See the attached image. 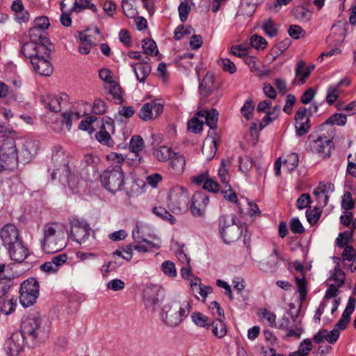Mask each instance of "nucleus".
Instances as JSON below:
<instances>
[{
    "mask_svg": "<svg viewBox=\"0 0 356 356\" xmlns=\"http://www.w3.org/2000/svg\"><path fill=\"white\" fill-rule=\"evenodd\" d=\"M0 239L8 250L10 257L17 262L23 261L29 255L18 228L11 223L5 225L0 229Z\"/></svg>",
    "mask_w": 356,
    "mask_h": 356,
    "instance_id": "1",
    "label": "nucleus"
},
{
    "mask_svg": "<svg viewBox=\"0 0 356 356\" xmlns=\"http://www.w3.org/2000/svg\"><path fill=\"white\" fill-rule=\"evenodd\" d=\"M20 330L25 339V344L31 348L37 347L49 337V330L40 316H29L23 318Z\"/></svg>",
    "mask_w": 356,
    "mask_h": 356,
    "instance_id": "2",
    "label": "nucleus"
},
{
    "mask_svg": "<svg viewBox=\"0 0 356 356\" xmlns=\"http://www.w3.org/2000/svg\"><path fill=\"white\" fill-rule=\"evenodd\" d=\"M42 248L47 254H53L63 250L67 245L63 226L58 222L46 223L43 228Z\"/></svg>",
    "mask_w": 356,
    "mask_h": 356,
    "instance_id": "3",
    "label": "nucleus"
},
{
    "mask_svg": "<svg viewBox=\"0 0 356 356\" xmlns=\"http://www.w3.org/2000/svg\"><path fill=\"white\" fill-rule=\"evenodd\" d=\"M52 162V179L66 181L70 188H75L78 184V177L71 172L68 154L62 149H59L54 152Z\"/></svg>",
    "mask_w": 356,
    "mask_h": 356,
    "instance_id": "4",
    "label": "nucleus"
},
{
    "mask_svg": "<svg viewBox=\"0 0 356 356\" xmlns=\"http://www.w3.org/2000/svg\"><path fill=\"white\" fill-rule=\"evenodd\" d=\"M191 309V304L188 300L172 301L162 309L163 321L170 327L177 326L188 316Z\"/></svg>",
    "mask_w": 356,
    "mask_h": 356,
    "instance_id": "5",
    "label": "nucleus"
},
{
    "mask_svg": "<svg viewBox=\"0 0 356 356\" xmlns=\"http://www.w3.org/2000/svg\"><path fill=\"white\" fill-rule=\"evenodd\" d=\"M17 166L15 140L11 137L0 136V172L11 171Z\"/></svg>",
    "mask_w": 356,
    "mask_h": 356,
    "instance_id": "6",
    "label": "nucleus"
},
{
    "mask_svg": "<svg viewBox=\"0 0 356 356\" xmlns=\"http://www.w3.org/2000/svg\"><path fill=\"white\" fill-rule=\"evenodd\" d=\"M236 216H222L220 218V235L225 243L236 241L242 234L241 227L236 222Z\"/></svg>",
    "mask_w": 356,
    "mask_h": 356,
    "instance_id": "7",
    "label": "nucleus"
},
{
    "mask_svg": "<svg viewBox=\"0 0 356 356\" xmlns=\"http://www.w3.org/2000/svg\"><path fill=\"white\" fill-rule=\"evenodd\" d=\"M92 232L90 225L83 220L73 218L70 220V234L72 239L80 245L86 246L96 245L95 243H88Z\"/></svg>",
    "mask_w": 356,
    "mask_h": 356,
    "instance_id": "8",
    "label": "nucleus"
},
{
    "mask_svg": "<svg viewBox=\"0 0 356 356\" xmlns=\"http://www.w3.org/2000/svg\"><path fill=\"white\" fill-rule=\"evenodd\" d=\"M20 302L28 307L35 302L39 294V285L35 278H29L24 281L20 287Z\"/></svg>",
    "mask_w": 356,
    "mask_h": 356,
    "instance_id": "9",
    "label": "nucleus"
},
{
    "mask_svg": "<svg viewBox=\"0 0 356 356\" xmlns=\"http://www.w3.org/2000/svg\"><path fill=\"white\" fill-rule=\"evenodd\" d=\"M101 181L106 189L111 193L121 190L124 184V175L121 168L107 170L101 175Z\"/></svg>",
    "mask_w": 356,
    "mask_h": 356,
    "instance_id": "10",
    "label": "nucleus"
},
{
    "mask_svg": "<svg viewBox=\"0 0 356 356\" xmlns=\"http://www.w3.org/2000/svg\"><path fill=\"white\" fill-rule=\"evenodd\" d=\"M49 48H54L49 40H44V43L27 41L22 44L21 53L24 57L32 60V58H36L40 54H45V51Z\"/></svg>",
    "mask_w": 356,
    "mask_h": 356,
    "instance_id": "11",
    "label": "nucleus"
},
{
    "mask_svg": "<svg viewBox=\"0 0 356 356\" xmlns=\"http://www.w3.org/2000/svg\"><path fill=\"white\" fill-rule=\"evenodd\" d=\"M54 48H49L45 54H40L31 60L33 70L41 76H50L53 73V67L49 61V56Z\"/></svg>",
    "mask_w": 356,
    "mask_h": 356,
    "instance_id": "12",
    "label": "nucleus"
},
{
    "mask_svg": "<svg viewBox=\"0 0 356 356\" xmlns=\"http://www.w3.org/2000/svg\"><path fill=\"white\" fill-rule=\"evenodd\" d=\"M169 200L173 210L181 211L188 207V194L183 187L175 186L170 191Z\"/></svg>",
    "mask_w": 356,
    "mask_h": 356,
    "instance_id": "13",
    "label": "nucleus"
},
{
    "mask_svg": "<svg viewBox=\"0 0 356 356\" xmlns=\"http://www.w3.org/2000/svg\"><path fill=\"white\" fill-rule=\"evenodd\" d=\"M293 267L294 269L295 282L299 293L300 300L302 303L305 300L307 294V282L303 273L305 267L297 261L293 264Z\"/></svg>",
    "mask_w": 356,
    "mask_h": 356,
    "instance_id": "14",
    "label": "nucleus"
},
{
    "mask_svg": "<svg viewBox=\"0 0 356 356\" xmlns=\"http://www.w3.org/2000/svg\"><path fill=\"white\" fill-rule=\"evenodd\" d=\"M163 111L161 100H153L145 104L140 108L139 115L143 120H149L158 118Z\"/></svg>",
    "mask_w": 356,
    "mask_h": 356,
    "instance_id": "15",
    "label": "nucleus"
},
{
    "mask_svg": "<svg viewBox=\"0 0 356 356\" xmlns=\"http://www.w3.org/2000/svg\"><path fill=\"white\" fill-rule=\"evenodd\" d=\"M114 131L113 120L108 118L105 121H102L99 130L95 134V137L100 143L108 147H113L114 141L111 137V133L113 134Z\"/></svg>",
    "mask_w": 356,
    "mask_h": 356,
    "instance_id": "16",
    "label": "nucleus"
},
{
    "mask_svg": "<svg viewBox=\"0 0 356 356\" xmlns=\"http://www.w3.org/2000/svg\"><path fill=\"white\" fill-rule=\"evenodd\" d=\"M209 203V197L202 192H196L191 200V211L193 216H202Z\"/></svg>",
    "mask_w": 356,
    "mask_h": 356,
    "instance_id": "17",
    "label": "nucleus"
},
{
    "mask_svg": "<svg viewBox=\"0 0 356 356\" xmlns=\"http://www.w3.org/2000/svg\"><path fill=\"white\" fill-rule=\"evenodd\" d=\"M132 237L134 241H146L147 238H150L156 241L159 238L154 234L152 227L143 222H138L136 228L132 232Z\"/></svg>",
    "mask_w": 356,
    "mask_h": 356,
    "instance_id": "18",
    "label": "nucleus"
},
{
    "mask_svg": "<svg viewBox=\"0 0 356 356\" xmlns=\"http://www.w3.org/2000/svg\"><path fill=\"white\" fill-rule=\"evenodd\" d=\"M332 149V140L326 136L319 137L312 145V151L323 158L330 156Z\"/></svg>",
    "mask_w": 356,
    "mask_h": 356,
    "instance_id": "19",
    "label": "nucleus"
},
{
    "mask_svg": "<svg viewBox=\"0 0 356 356\" xmlns=\"http://www.w3.org/2000/svg\"><path fill=\"white\" fill-rule=\"evenodd\" d=\"M334 191V186L331 183H320L314 191L318 206L324 207L327 204L329 197Z\"/></svg>",
    "mask_w": 356,
    "mask_h": 356,
    "instance_id": "20",
    "label": "nucleus"
},
{
    "mask_svg": "<svg viewBox=\"0 0 356 356\" xmlns=\"http://www.w3.org/2000/svg\"><path fill=\"white\" fill-rule=\"evenodd\" d=\"M145 147L144 140L140 136H134L129 142V149L131 154L135 155V159H132L134 166L138 165L143 161L141 152Z\"/></svg>",
    "mask_w": 356,
    "mask_h": 356,
    "instance_id": "21",
    "label": "nucleus"
},
{
    "mask_svg": "<svg viewBox=\"0 0 356 356\" xmlns=\"http://www.w3.org/2000/svg\"><path fill=\"white\" fill-rule=\"evenodd\" d=\"M39 143L36 140H26L20 151V158L23 163H29L37 154Z\"/></svg>",
    "mask_w": 356,
    "mask_h": 356,
    "instance_id": "22",
    "label": "nucleus"
},
{
    "mask_svg": "<svg viewBox=\"0 0 356 356\" xmlns=\"http://www.w3.org/2000/svg\"><path fill=\"white\" fill-rule=\"evenodd\" d=\"M192 181L197 185L202 184L203 188L209 192L217 193L221 188L220 185L213 179L209 178L207 172L193 177Z\"/></svg>",
    "mask_w": 356,
    "mask_h": 356,
    "instance_id": "23",
    "label": "nucleus"
},
{
    "mask_svg": "<svg viewBox=\"0 0 356 356\" xmlns=\"http://www.w3.org/2000/svg\"><path fill=\"white\" fill-rule=\"evenodd\" d=\"M306 113L307 110L304 108L298 111L295 115V127L297 134L299 136L306 134L310 127L309 117L307 115Z\"/></svg>",
    "mask_w": 356,
    "mask_h": 356,
    "instance_id": "24",
    "label": "nucleus"
},
{
    "mask_svg": "<svg viewBox=\"0 0 356 356\" xmlns=\"http://www.w3.org/2000/svg\"><path fill=\"white\" fill-rule=\"evenodd\" d=\"M356 305V299L350 297L348 300V305L342 314L341 318L334 325V329L337 331L343 330L348 325L350 315L354 312Z\"/></svg>",
    "mask_w": 356,
    "mask_h": 356,
    "instance_id": "25",
    "label": "nucleus"
},
{
    "mask_svg": "<svg viewBox=\"0 0 356 356\" xmlns=\"http://www.w3.org/2000/svg\"><path fill=\"white\" fill-rule=\"evenodd\" d=\"M345 35V28L341 24H334L332 27L331 33L327 38V42L330 45L337 47L343 42Z\"/></svg>",
    "mask_w": 356,
    "mask_h": 356,
    "instance_id": "26",
    "label": "nucleus"
},
{
    "mask_svg": "<svg viewBox=\"0 0 356 356\" xmlns=\"http://www.w3.org/2000/svg\"><path fill=\"white\" fill-rule=\"evenodd\" d=\"M296 78L293 83L299 86L305 83L307 79L310 75L309 70L306 68V63L304 60H300L298 62L295 68Z\"/></svg>",
    "mask_w": 356,
    "mask_h": 356,
    "instance_id": "27",
    "label": "nucleus"
},
{
    "mask_svg": "<svg viewBox=\"0 0 356 356\" xmlns=\"http://www.w3.org/2000/svg\"><path fill=\"white\" fill-rule=\"evenodd\" d=\"M216 88V87L214 85V75L210 72L207 73L200 83V95L206 97Z\"/></svg>",
    "mask_w": 356,
    "mask_h": 356,
    "instance_id": "28",
    "label": "nucleus"
},
{
    "mask_svg": "<svg viewBox=\"0 0 356 356\" xmlns=\"http://www.w3.org/2000/svg\"><path fill=\"white\" fill-rule=\"evenodd\" d=\"M134 72L137 79L140 82H144L147 77L149 75L152 68L147 62H141L132 64Z\"/></svg>",
    "mask_w": 356,
    "mask_h": 356,
    "instance_id": "29",
    "label": "nucleus"
},
{
    "mask_svg": "<svg viewBox=\"0 0 356 356\" xmlns=\"http://www.w3.org/2000/svg\"><path fill=\"white\" fill-rule=\"evenodd\" d=\"M197 115L204 120L211 129H215L217 126L218 113L216 109L211 111L202 110L197 113Z\"/></svg>",
    "mask_w": 356,
    "mask_h": 356,
    "instance_id": "30",
    "label": "nucleus"
},
{
    "mask_svg": "<svg viewBox=\"0 0 356 356\" xmlns=\"http://www.w3.org/2000/svg\"><path fill=\"white\" fill-rule=\"evenodd\" d=\"M230 162L229 160L222 159L220 163L218 171V178L222 184V187L227 188L229 187L230 175L229 173V168Z\"/></svg>",
    "mask_w": 356,
    "mask_h": 356,
    "instance_id": "31",
    "label": "nucleus"
},
{
    "mask_svg": "<svg viewBox=\"0 0 356 356\" xmlns=\"http://www.w3.org/2000/svg\"><path fill=\"white\" fill-rule=\"evenodd\" d=\"M135 245H133L134 249L139 252H148L152 249H159L161 248L160 238H156V241H151L146 240V241H134Z\"/></svg>",
    "mask_w": 356,
    "mask_h": 356,
    "instance_id": "32",
    "label": "nucleus"
},
{
    "mask_svg": "<svg viewBox=\"0 0 356 356\" xmlns=\"http://www.w3.org/2000/svg\"><path fill=\"white\" fill-rule=\"evenodd\" d=\"M159 287L156 286H149L145 291L144 297L146 300L147 307H152L154 308L159 304Z\"/></svg>",
    "mask_w": 356,
    "mask_h": 356,
    "instance_id": "33",
    "label": "nucleus"
},
{
    "mask_svg": "<svg viewBox=\"0 0 356 356\" xmlns=\"http://www.w3.org/2000/svg\"><path fill=\"white\" fill-rule=\"evenodd\" d=\"M25 344V339L20 330L19 332L13 333L10 339L9 348L13 354L20 352Z\"/></svg>",
    "mask_w": 356,
    "mask_h": 356,
    "instance_id": "34",
    "label": "nucleus"
},
{
    "mask_svg": "<svg viewBox=\"0 0 356 356\" xmlns=\"http://www.w3.org/2000/svg\"><path fill=\"white\" fill-rule=\"evenodd\" d=\"M174 175H181L184 172L186 165V159L183 155L175 154L170 162Z\"/></svg>",
    "mask_w": 356,
    "mask_h": 356,
    "instance_id": "35",
    "label": "nucleus"
},
{
    "mask_svg": "<svg viewBox=\"0 0 356 356\" xmlns=\"http://www.w3.org/2000/svg\"><path fill=\"white\" fill-rule=\"evenodd\" d=\"M0 296V311L4 314H10L15 311L17 305V298Z\"/></svg>",
    "mask_w": 356,
    "mask_h": 356,
    "instance_id": "36",
    "label": "nucleus"
},
{
    "mask_svg": "<svg viewBox=\"0 0 356 356\" xmlns=\"http://www.w3.org/2000/svg\"><path fill=\"white\" fill-rule=\"evenodd\" d=\"M202 150L207 159H212L217 150L216 142L214 138H207L203 143Z\"/></svg>",
    "mask_w": 356,
    "mask_h": 356,
    "instance_id": "37",
    "label": "nucleus"
},
{
    "mask_svg": "<svg viewBox=\"0 0 356 356\" xmlns=\"http://www.w3.org/2000/svg\"><path fill=\"white\" fill-rule=\"evenodd\" d=\"M44 106L52 112H59L61 110V103L58 98L53 95H47L43 97Z\"/></svg>",
    "mask_w": 356,
    "mask_h": 356,
    "instance_id": "38",
    "label": "nucleus"
},
{
    "mask_svg": "<svg viewBox=\"0 0 356 356\" xmlns=\"http://www.w3.org/2000/svg\"><path fill=\"white\" fill-rule=\"evenodd\" d=\"M292 12L295 18L302 22H309L312 16V12L303 6H297Z\"/></svg>",
    "mask_w": 356,
    "mask_h": 356,
    "instance_id": "39",
    "label": "nucleus"
},
{
    "mask_svg": "<svg viewBox=\"0 0 356 356\" xmlns=\"http://www.w3.org/2000/svg\"><path fill=\"white\" fill-rule=\"evenodd\" d=\"M299 159L296 153H290L283 157V165L289 172L293 171L298 165Z\"/></svg>",
    "mask_w": 356,
    "mask_h": 356,
    "instance_id": "40",
    "label": "nucleus"
},
{
    "mask_svg": "<svg viewBox=\"0 0 356 356\" xmlns=\"http://www.w3.org/2000/svg\"><path fill=\"white\" fill-rule=\"evenodd\" d=\"M211 325L212 332L216 337L222 338L226 335L227 329L222 319L216 318L212 322Z\"/></svg>",
    "mask_w": 356,
    "mask_h": 356,
    "instance_id": "41",
    "label": "nucleus"
},
{
    "mask_svg": "<svg viewBox=\"0 0 356 356\" xmlns=\"http://www.w3.org/2000/svg\"><path fill=\"white\" fill-rule=\"evenodd\" d=\"M274 254H271L266 261L259 263V269L263 271H267L268 269L274 268L278 262V257L277 256V250L274 249Z\"/></svg>",
    "mask_w": 356,
    "mask_h": 356,
    "instance_id": "42",
    "label": "nucleus"
},
{
    "mask_svg": "<svg viewBox=\"0 0 356 356\" xmlns=\"http://www.w3.org/2000/svg\"><path fill=\"white\" fill-rule=\"evenodd\" d=\"M29 41L38 43H44V40H49L45 35L44 32L42 29H37L34 26L29 29Z\"/></svg>",
    "mask_w": 356,
    "mask_h": 356,
    "instance_id": "43",
    "label": "nucleus"
},
{
    "mask_svg": "<svg viewBox=\"0 0 356 356\" xmlns=\"http://www.w3.org/2000/svg\"><path fill=\"white\" fill-rule=\"evenodd\" d=\"M142 47L143 53L147 56H156L159 53L157 45L153 40H143Z\"/></svg>",
    "mask_w": 356,
    "mask_h": 356,
    "instance_id": "44",
    "label": "nucleus"
},
{
    "mask_svg": "<svg viewBox=\"0 0 356 356\" xmlns=\"http://www.w3.org/2000/svg\"><path fill=\"white\" fill-rule=\"evenodd\" d=\"M136 0H122V8L124 15L131 19L135 18L137 15L136 8L134 6Z\"/></svg>",
    "mask_w": 356,
    "mask_h": 356,
    "instance_id": "45",
    "label": "nucleus"
},
{
    "mask_svg": "<svg viewBox=\"0 0 356 356\" xmlns=\"http://www.w3.org/2000/svg\"><path fill=\"white\" fill-rule=\"evenodd\" d=\"M154 157L160 161H165L170 159L172 154L171 148L166 146H161L156 149L153 153Z\"/></svg>",
    "mask_w": 356,
    "mask_h": 356,
    "instance_id": "46",
    "label": "nucleus"
},
{
    "mask_svg": "<svg viewBox=\"0 0 356 356\" xmlns=\"http://www.w3.org/2000/svg\"><path fill=\"white\" fill-rule=\"evenodd\" d=\"M258 316L264 321H266L269 326H276V315L267 309H260L258 312Z\"/></svg>",
    "mask_w": 356,
    "mask_h": 356,
    "instance_id": "47",
    "label": "nucleus"
},
{
    "mask_svg": "<svg viewBox=\"0 0 356 356\" xmlns=\"http://www.w3.org/2000/svg\"><path fill=\"white\" fill-rule=\"evenodd\" d=\"M161 269L162 272L170 278H175L177 276L175 264L171 261H165L161 264Z\"/></svg>",
    "mask_w": 356,
    "mask_h": 356,
    "instance_id": "48",
    "label": "nucleus"
},
{
    "mask_svg": "<svg viewBox=\"0 0 356 356\" xmlns=\"http://www.w3.org/2000/svg\"><path fill=\"white\" fill-rule=\"evenodd\" d=\"M153 213L163 220L169 221L171 224L175 222V217L170 214L165 208L162 207H155L152 209Z\"/></svg>",
    "mask_w": 356,
    "mask_h": 356,
    "instance_id": "49",
    "label": "nucleus"
},
{
    "mask_svg": "<svg viewBox=\"0 0 356 356\" xmlns=\"http://www.w3.org/2000/svg\"><path fill=\"white\" fill-rule=\"evenodd\" d=\"M312 343L311 339H305L300 344L298 350L293 353L297 356H307L312 349Z\"/></svg>",
    "mask_w": 356,
    "mask_h": 356,
    "instance_id": "50",
    "label": "nucleus"
},
{
    "mask_svg": "<svg viewBox=\"0 0 356 356\" xmlns=\"http://www.w3.org/2000/svg\"><path fill=\"white\" fill-rule=\"evenodd\" d=\"M109 94L113 97V99L116 103L120 104L122 102V96L120 86L115 81L109 84L108 87Z\"/></svg>",
    "mask_w": 356,
    "mask_h": 356,
    "instance_id": "51",
    "label": "nucleus"
},
{
    "mask_svg": "<svg viewBox=\"0 0 356 356\" xmlns=\"http://www.w3.org/2000/svg\"><path fill=\"white\" fill-rule=\"evenodd\" d=\"M339 97V88L338 86L330 85L328 86L326 95V102L329 105L333 104Z\"/></svg>",
    "mask_w": 356,
    "mask_h": 356,
    "instance_id": "52",
    "label": "nucleus"
},
{
    "mask_svg": "<svg viewBox=\"0 0 356 356\" xmlns=\"http://www.w3.org/2000/svg\"><path fill=\"white\" fill-rule=\"evenodd\" d=\"M193 322L199 327H207L209 325V318L200 312H193L191 314Z\"/></svg>",
    "mask_w": 356,
    "mask_h": 356,
    "instance_id": "53",
    "label": "nucleus"
},
{
    "mask_svg": "<svg viewBox=\"0 0 356 356\" xmlns=\"http://www.w3.org/2000/svg\"><path fill=\"white\" fill-rule=\"evenodd\" d=\"M298 316V314H296ZM296 317L294 316L291 312H288L286 316H283V317L280 321L279 327L281 329L288 330L293 325H291V321L294 323H297Z\"/></svg>",
    "mask_w": 356,
    "mask_h": 356,
    "instance_id": "54",
    "label": "nucleus"
},
{
    "mask_svg": "<svg viewBox=\"0 0 356 356\" xmlns=\"http://www.w3.org/2000/svg\"><path fill=\"white\" fill-rule=\"evenodd\" d=\"M218 63L224 71L228 72L230 74H234L236 71L235 64L228 58H221L218 60Z\"/></svg>",
    "mask_w": 356,
    "mask_h": 356,
    "instance_id": "55",
    "label": "nucleus"
},
{
    "mask_svg": "<svg viewBox=\"0 0 356 356\" xmlns=\"http://www.w3.org/2000/svg\"><path fill=\"white\" fill-rule=\"evenodd\" d=\"M329 280L333 281V284L342 286L345 280V273L338 267H335Z\"/></svg>",
    "mask_w": 356,
    "mask_h": 356,
    "instance_id": "56",
    "label": "nucleus"
},
{
    "mask_svg": "<svg viewBox=\"0 0 356 356\" xmlns=\"http://www.w3.org/2000/svg\"><path fill=\"white\" fill-rule=\"evenodd\" d=\"M63 116L67 128H70L72 126V122L73 120H78L81 114L76 111H66L63 113Z\"/></svg>",
    "mask_w": 356,
    "mask_h": 356,
    "instance_id": "57",
    "label": "nucleus"
},
{
    "mask_svg": "<svg viewBox=\"0 0 356 356\" xmlns=\"http://www.w3.org/2000/svg\"><path fill=\"white\" fill-rule=\"evenodd\" d=\"M341 286V285L331 283L325 292L323 300L325 301V302L329 303L330 300H332V298H337L336 297L337 296L338 289Z\"/></svg>",
    "mask_w": 356,
    "mask_h": 356,
    "instance_id": "58",
    "label": "nucleus"
},
{
    "mask_svg": "<svg viewBox=\"0 0 356 356\" xmlns=\"http://www.w3.org/2000/svg\"><path fill=\"white\" fill-rule=\"evenodd\" d=\"M254 109V105L251 99H248L241 109V113L244 118L249 120Z\"/></svg>",
    "mask_w": 356,
    "mask_h": 356,
    "instance_id": "59",
    "label": "nucleus"
},
{
    "mask_svg": "<svg viewBox=\"0 0 356 356\" xmlns=\"http://www.w3.org/2000/svg\"><path fill=\"white\" fill-rule=\"evenodd\" d=\"M289 35L293 39L304 38L306 32L298 25H291L288 30Z\"/></svg>",
    "mask_w": 356,
    "mask_h": 356,
    "instance_id": "60",
    "label": "nucleus"
},
{
    "mask_svg": "<svg viewBox=\"0 0 356 356\" xmlns=\"http://www.w3.org/2000/svg\"><path fill=\"white\" fill-rule=\"evenodd\" d=\"M321 211L319 208L315 207L313 209H307L306 216L307 221L311 224H315L320 218Z\"/></svg>",
    "mask_w": 356,
    "mask_h": 356,
    "instance_id": "61",
    "label": "nucleus"
},
{
    "mask_svg": "<svg viewBox=\"0 0 356 356\" xmlns=\"http://www.w3.org/2000/svg\"><path fill=\"white\" fill-rule=\"evenodd\" d=\"M203 124V120H200L197 118H193L188 122V129L192 132L198 133L202 130Z\"/></svg>",
    "mask_w": 356,
    "mask_h": 356,
    "instance_id": "62",
    "label": "nucleus"
},
{
    "mask_svg": "<svg viewBox=\"0 0 356 356\" xmlns=\"http://www.w3.org/2000/svg\"><path fill=\"white\" fill-rule=\"evenodd\" d=\"M107 109L106 104L100 99H97L93 102L92 112L97 115H103Z\"/></svg>",
    "mask_w": 356,
    "mask_h": 356,
    "instance_id": "63",
    "label": "nucleus"
},
{
    "mask_svg": "<svg viewBox=\"0 0 356 356\" xmlns=\"http://www.w3.org/2000/svg\"><path fill=\"white\" fill-rule=\"evenodd\" d=\"M262 28L266 35L270 37H273L277 35V30L270 19H267L263 23Z\"/></svg>",
    "mask_w": 356,
    "mask_h": 356,
    "instance_id": "64",
    "label": "nucleus"
}]
</instances>
